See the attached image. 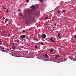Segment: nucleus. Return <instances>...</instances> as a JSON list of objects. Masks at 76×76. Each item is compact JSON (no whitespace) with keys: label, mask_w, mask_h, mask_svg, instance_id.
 <instances>
[{"label":"nucleus","mask_w":76,"mask_h":76,"mask_svg":"<svg viewBox=\"0 0 76 76\" xmlns=\"http://www.w3.org/2000/svg\"><path fill=\"white\" fill-rule=\"evenodd\" d=\"M16 41L17 42H18V43H19V41L18 39H17L16 40Z\"/></svg>","instance_id":"11"},{"label":"nucleus","mask_w":76,"mask_h":76,"mask_svg":"<svg viewBox=\"0 0 76 76\" xmlns=\"http://www.w3.org/2000/svg\"><path fill=\"white\" fill-rule=\"evenodd\" d=\"M57 56H58V57H60V56L58 55H57Z\"/></svg>","instance_id":"26"},{"label":"nucleus","mask_w":76,"mask_h":76,"mask_svg":"<svg viewBox=\"0 0 76 76\" xmlns=\"http://www.w3.org/2000/svg\"><path fill=\"white\" fill-rule=\"evenodd\" d=\"M55 56L56 57V58H58V56H57V55H55Z\"/></svg>","instance_id":"22"},{"label":"nucleus","mask_w":76,"mask_h":76,"mask_svg":"<svg viewBox=\"0 0 76 76\" xmlns=\"http://www.w3.org/2000/svg\"><path fill=\"white\" fill-rule=\"evenodd\" d=\"M30 19H31V20H34V18L32 17L31 18H30Z\"/></svg>","instance_id":"12"},{"label":"nucleus","mask_w":76,"mask_h":76,"mask_svg":"<svg viewBox=\"0 0 76 76\" xmlns=\"http://www.w3.org/2000/svg\"><path fill=\"white\" fill-rule=\"evenodd\" d=\"M45 57H47V58H48V57H49L48 56V55H47V54L45 55Z\"/></svg>","instance_id":"9"},{"label":"nucleus","mask_w":76,"mask_h":76,"mask_svg":"<svg viewBox=\"0 0 76 76\" xmlns=\"http://www.w3.org/2000/svg\"><path fill=\"white\" fill-rule=\"evenodd\" d=\"M0 44H3V43H0Z\"/></svg>","instance_id":"29"},{"label":"nucleus","mask_w":76,"mask_h":76,"mask_svg":"<svg viewBox=\"0 0 76 76\" xmlns=\"http://www.w3.org/2000/svg\"><path fill=\"white\" fill-rule=\"evenodd\" d=\"M64 13H65V12H66V11H65V10H63L62 11Z\"/></svg>","instance_id":"16"},{"label":"nucleus","mask_w":76,"mask_h":76,"mask_svg":"<svg viewBox=\"0 0 76 76\" xmlns=\"http://www.w3.org/2000/svg\"><path fill=\"white\" fill-rule=\"evenodd\" d=\"M2 9H6V8H5L4 7H3Z\"/></svg>","instance_id":"23"},{"label":"nucleus","mask_w":76,"mask_h":76,"mask_svg":"<svg viewBox=\"0 0 76 76\" xmlns=\"http://www.w3.org/2000/svg\"><path fill=\"white\" fill-rule=\"evenodd\" d=\"M6 12H9V10L8 9L7 10Z\"/></svg>","instance_id":"19"},{"label":"nucleus","mask_w":76,"mask_h":76,"mask_svg":"<svg viewBox=\"0 0 76 76\" xmlns=\"http://www.w3.org/2000/svg\"><path fill=\"white\" fill-rule=\"evenodd\" d=\"M53 37H51L50 38V40L51 41V42H54V41L53 40Z\"/></svg>","instance_id":"5"},{"label":"nucleus","mask_w":76,"mask_h":76,"mask_svg":"<svg viewBox=\"0 0 76 76\" xmlns=\"http://www.w3.org/2000/svg\"><path fill=\"white\" fill-rule=\"evenodd\" d=\"M58 13H60V10H58L57 11Z\"/></svg>","instance_id":"15"},{"label":"nucleus","mask_w":76,"mask_h":76,"mask_svg":"<svg viewBox=\"0 0 76 76\" xmlns=\"http://www.w3.org/2000/svg\"><path fill=\"white\" fill-rule=\"evenodd\" d=\"M12 48L13 50H15V49H16V47H15V46H13Z\"/></svg>","instance_id":"8"},{"label":"nucleus","mask_w":76,"mask_h":76,"mask_svg":"<svg viewBox=\"0 0 76 76\" xmlns=\"http://www.w3.org/2000/svg\"><path fill=\"white\" fill-rule=\"evenodd\" d=\"M44 18H45V17H44Z\"/></svg>","instance_id":"34"},{"label":"nucleus","mask_w":76,"mask_h":76,"mask_svg":"<svg viewBox=\"0 0 76 76\" xmlns=\"http://www.w3.org/2000/svg\"><path fill=\"white\" fill-rule=\"evenodd\" d=\"M40 44H41V45H44V43H43V42H41Z\"/></svg>","instance_id":"13"},{"label":"nucleus","mask_w":76,"mask_h":76,"mask_svg":"<svg viewBox=\"0 0 76 76\" xmlns=\"http://www.w3.org/2000/svg\"><path fill=\"white\" fill-rule=\"evenodd\" d=\"M26 2L27 3H28V2H29V0H27L26 1Z\"/></svg>","instance_id":"20"},{"label":"nucleus","mask_w":76,"mask_h":76,"mask_svg":"<svg viewBox=\"0 0 76 76\" xmlns=\"http://www.w3.org/2000/svg\"><path fill=\"white\" fill-rule=\"evenodd\" d=\"M54 25H55V26H56V23H55V24H54Z\"/></svg>","instance_id":"30"},{"label":"nucleus","mask_w":76,"mask_h":76,"mask_svg":"<svg viewBox=\"0 0 76 76\" xmlns=\"http://www.w3.org/2000/svg\"><path fill=\"white\" fill-rule=\"evenodd\" d=\"M66 22H68V21H67Z\"/></svg>","instance_id":"35"},{"label":"nucleus","mask_w":76,"mask_h":76,"mask_svg":"<svg viewBox=\"0 0 76 76\" xmlns=\"http://www.w3.org/2000/svg\"><path fill=\"white\" fill-rule=\"evenodd\" d=\"M34 39H35V40H36V41H38V39H35V38H34Z\"/></svg>","instance_id":"21"},{"label":"nucleus","mask_w":76,"mask_h":76,"mask_svg":"<svg viewBox=\"0 0 76 76\" xmlns=\"http://www.w3.org/2000/svg\"><path fill=\"white\" fill-rule=\"evenodd\" d=\"M8 20V19H7V18H6L5 20V23H7V21Z\"/></svg>","instance_id":"10"},{"label":"nucleus","mask_w":76,"mask_h":76,"mask_svg":"<svg viewBox=\"0 0 76 76\" xmlns=\"http://www.w3.org/2000/svg\"><path fill=\"white\" fill-rule=\"evenodd\" d=\"M18 11L19 12V11H20V9H18Z\"/></svg>","instance_id":"31"},{"label":"nucleus","mask_w":76,"mask_h":76,"mask_svg":"<svg viewBox=\"0 0 76 76\" xmlns=\"http://www.w3.org/2000/svg\"><path fill=\"white\" fill-rule=\"evenodd\" d=\"M65 22H67V21L65 20Z\"/></svg>","instance_id":"32"},{"label":"nucleus","mask_w":76,"mask_h":76,"mask_svg":"<svg viewBox=\"0 0 76 76\" xmlns=\"http://www.w3.org/2000/svg\"><path fill=\"white\" fill-rule=\"evenodd\" d=\"M58 37H59V38H60L61 37V35H60V33H58Z\"/></svg>","instance_id":"7"},{"label":"nucleus","mask_w":76,"mask_h":76,"mask_svg":"<svg viewBox=\"0 0 76 76\" xmlns=\"http://www.w3.org/2000/svg\"><path fill=\"white\" fill-rule=\"evenodd\" d=\"M39 1L41 3H42V2H43V0H39Z\"/></svg>","instance_id":"14"},{"label":"nucleus","mask_w":76,"mask_h":76,"mask_svg":"<svg viewBox=\"0 0 76 76\" xmlns=\"http://www.w3.org/2000/svg\"><path fill=\"white\" fill-rule=\"evenodd\" d=\"M12 45H15V44L13 43L12 44Z\"/></svg>","instance_id":"27"},{"label":"nucleus","mask_w":76,"mask_h":76,"mask_svg":"<svg viewBox=\"0 0 76 76\" xmlns=\"http://www.w3.org/2000/svg\"><path fill=\"white\" fill-rule=\"evenodd\" d=\"M46 37V35L44 34H42V38H45Z\"/></svg>","instance_id":"3"},{"label":"nucleus","mask_w":76,"mask_h":76,"mask_svg":"<svg viewBox=\"0 0 76 76\" xmlns=\"http://www.w3.org/2000/svg\"><path fill=\"white\" fill-rule=\"evenodd\" d=\"M18 15H19V16H22V15L20 14V13H19Z\"/></svg>","instance_id":"17"},{"label":"nucleus","mask_w":76,"mask_h":76,"mask_svg":"<svg viewBox=\"0 0 76 76\" xmlns=\"http://www.w3.org/2000/svg\"><path fill=\"white\" fill-rule=\"evenodd\" d=\"M23 32H25V31L24 30H23Z\"/></svg>","instance_id":"24"},{"label":"nucleus","mask_w":76,"mask_h":76,"mask_svg":"<svg viewBox=\"0 0 76 76\" xmlns=\"http://www.w3.org/2000/svg\"><path fill=\"white\" fill-rule=\"evenodd\" d=\"M31 8V10H35V6H34L33 7H32Z\"/></svg>","instance_id":"4"},{"label":"nucleus","mask_w":76,"mask_h":76,"mask_svg":"<svg viewBox=\"0 0 76 76\" xmlns=\"http://www.w3.org/2000/svg\"><path fill=\"white\" fill-rule=\"evenodd\" d=\"M54 49L53 48H51L50 50V52H53V51H54Z\"/></svg>","instance_id":"6"},{"label":"nucleus","mask_w":76,"mask_h":76,"mask_svg":"<svg viewBox=\"0 0 76 76\" xmlns=\"http://www.w3.org/2000/svg\"><path fill=\"white\" fill-rule=\"evenodd\" d=\"M75 61H76V60H75Z\"/></svg>","instance_id":"36"},{"label":"nucleus","mask_w":76,"mask_h":76,"mask_svg":"<svg viewBox=\"0 0 76 76\" xmlns=\"http://www.w3.org/2000/svg\"><path fill=\"white\" fill-rule=\"evenodd\" d=\"M37 45H36L35 46V48H36V49H37Z\"/></svg>","instance_id":"18"},{"label":"nucleus","mask_w":76,"mask_h":76,"mask_svg":"<svg viewBox=\"0 0 76 76\" xmlns=\"http://www.w3.org/2000/svg\"><path fill=\"white\" fill-rule=\"evenodd\" d=\"M20 38H21V39H24V38H26L25 37V35L24 34L20 36Z\"/></svg>","instance_id":"1"},{"label":"nucleus","mask_w":76,"mask_h":76,"mask_svg":"<svg viewBox=\"0 0 76 76\" xmlns=\"http://www.w3.org/2000/svg\"><path fill=\"white\" fill-rule=\"evenodd\" d=\"M69 57V58H71V57Z\"/></svg>","instance_id":"33"},{"label":"nucleus","mask_w":76,"mask_h":76,"mask_svg":"<svg viewBox=\"0 0 76 76\" xmlns=\"http://www.w3.org/2000/svg\"><path fill=\"white\" fill-rule=\"evenodd\" d=\"M3 43V42H2V41L1 40H0V43Z\"/></svg>","instance_id":"25"},{"label":"nucleus","mask_w":76,"mask_h":76,"mask_svg":"<svg viewBox=\"0 0 76 76\" xmlns=\"http://www.w3.org/2000/svg\"><path fill=\"white\" fill-rule=\"evenodd\" d=\"M1 49H0V51H4V52H6V51L4 50V48H2V47H1Z\"/></svg>","instance_id":"2"},{"label":"nucleus","mask_w":76,"mask_h":76,"mask_svg":"<svg viewBox=\"0 0 76 76\" xmlns=\"http://www.w3.org/2000/svg\"><path fill=\"white\" fill-rule=\"evenodd\" d=\"M48 17H46V19H48Z\"/></svg>","instance_id":"28"}]
</instances>
